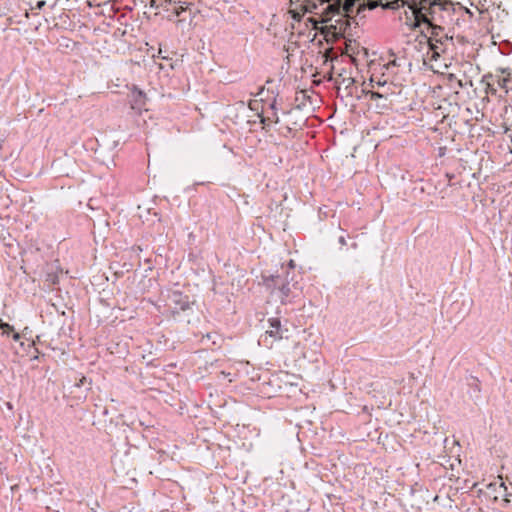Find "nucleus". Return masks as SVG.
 <instances>
[{"label":"nucleus","instance_id":"f257e3e1","mask_svg":"<svg viewBox=\"0 0 512 512\" xmlns=\"http://www.w3.org/2000/svg\"><path fill=\"white\" fill-rule=\"evenodd\" d=\"M409 8L414 16L413 28L419 27L421 24H451L455 15L467 16L469 19L473 18V12L459 3H453L451 0L413 1Z\"/></svg>","mask_w":512,"mask_h":512},{"label":"nucleus","instance_id":"f03ea898","mask_svg":"<svg viewBox=\"0 0 512 512\" xmlns=\"http://www.w3.org/2000/svg\"><path fill=\"white\" fill-rule=\"evenodd\" d=\"M290 269L281 268V272L273 275H263V284L271 292L272 295L277 296L281 303H286V300L292 296L294 290L298 289V282L295 280L296 273L294 271L293 260L289 262Z\"/></svg>","mask_w":512,"mask_h":512},{"label":"nucleus","instance_id":"7ed1b4c3","mask_svg":"<svg viewBox=\"0 0 512 512\" xmlns=\"http://www.w3.org/2000/svg\"><path fill=\"white\" fill-rule=\"evenodd\" d=\"M320 6L327 3L325 8H322L321 14L325 16V20H329L334 15H344V13H347L350 9L351 4H348V2H345V5L342 7L340 4L337 3H330L329 0H316Z\"/></svg>","mask_w":512,"mask_h":512},{"label":"nucleus","instance_id":"20e7f679","mask_svg":"<svg viewBox=\"0 0 512 512\" xmlns=\"http://www.w3.org/2000/svg\"><path fill=\"white\" fill-rule=\"evenodd\" d=\"M268 329L265 332V337L269 336L273 338V340H281L283 338H288V328L282 326L279 318H269L268 319Z\"/></svg>","mask_w":512,"mask_h":512},{"label":"nucleus","instance_id":"39448f33","mask_svg":"<svg viewBox=\"0 0 512 512\" xmlns=\"http://www.w3.org/2000/svg\"><path fill=\"white\" fill-rule=\"evenodd\" d=\"M446 25L447 24H439V23L427 25L428 26L427 29L430 32L429 36L424 35L425 38L427 39V42H429V41L437 42V40H443L444 42H452L453 37L449 36L448 33L445 31Z\"/></svg>","mask_w":512,"mask_h":512},{"label":"nucleus","instance_id":"423d86ee","mask_svg":"<svg viewBox=\"0 0 512 512\" xmlns=\"http://www.w3.org/2000/svg\"><path fill=\"white\" fill-rule=\"evenodd\" d=\"M130 97V104L133 110H136L139 113H141L143 110H147L145 107L147 98L143 91L137 87H134L131 91Z\"/></svg>","mask_w":512,"mask_h":512},{"label":"nucleus","instance_id":"0eeeda50","mask_svg":"<svg viewBox=\"0 0 512 512\" xmlns=\"http://www.w3.org/2000/svg\"><path fill=\"white\" fill-rule=\"evenodd\" d=\"M450 44H452V42H444L443 40H437V42L429 41V50L432 53L431 59L437 61L441 54L447 51Z\"/></svg>","mask_w":512,"mask_h":512},{"label":"nucleus","instance_id":"6e6552de","mask_svg":"<svg viewBox=\"0 0 512 512\" xmlns=\"http://www.w3.org/2000/svg\"><path fill=\"white\" fill-rule=\"evenodd\" d=\"M290 2L291 4H299L304 13H320L317 11L320 5L316 0H290Z\"/></svg>","mask_w":512,"mask_h":512},{"label":"nucleus","instance_id":"1a4fd4ad","mask_svg":"<svg viewBox=\"0 0 512 512\" xmlns=\"http://www.w3.org/2000/svg\"><path fill=\"white\" fill-rule=\"evenodd\" d=\"M59 284V275L56 271H47L45 275V285L49 290H54Z\"/></svg>","mask_w":512,"mask_h":512},{"label":"nucleus","instance_id":"9d476101","mask_svg":"<svg viewBox=\"0 0 512 512\" xmlns=\"http://www.w3.org/2000/svg\"><path fill=\"white\" fill-rule=\"evenodd\" d=\"M173 300L175 303L180 305L181 310L184 311L189 308V301L187 296L183 297L181 293H174Z\"/></svg>","mask_w":512,"mask_h":512},{"label":"nucleus","instance_id":"9b49d317","mask_svg":"<svg viewBox=\"0 0 512 512\" xmlns=\"http://www.w3.org/2000/svg\"><path fill=\"white\" fill-rule=\"evenodd\" d=\"M469 386L471 387L473 392H475L477 394H479L481 392L480 381L478 378L471 376Z\"/></svg>","mask_w":512,"mask_h":512},{"label":"nucleus","instance_id":"f8f14e48","mask_svg":"<svg viewBox=\"0 0 512 512\" xmlns=\"http://www.w3.org/2000/svg\"><path fill=\"white\" fill-rule=\"evenodd\" d=\"M362 93L365 95H369L372 100L383 98L382 94H380L378 92L370 91V90L362 89Z\"/></svg>","mask_w":512,"mask_h":512},{"label":"nucleus","instance_id":"ddd939ff","mask_svg":"<svg viewBox=\"0 0 512 512\" xmlns=\"http://www.w3.org/2000/svg\"><path fill=\"white\" fill-rule=\"evenodd\" d=\"M0 329H2V334H6L7 336L14 331V328L11 325L3 322H0Z\"/></svg>","mask_w":512,"mask_h":512},{"label":"nucleus","instance_id":"4468645a","mask_svg":"<svg viewBox=\"0 0 512 512\" xmlns=\"http://www.w3.org/2000/svg\"><path fill=\"white\" fill-rule=\"evenodd\" d=\"M186 8H187L186 2L178 1L177 6H175V8H174L175 14L179 16L181 14V12L186 10Z\"/></svg>","mask_w":512,"mask_h":512},{"label":"nucleus","instance_id":"2eb2a0df","mask_svg":"<svg viewBox=\"0 0 512 512\" xmlns=\"http://www.w3.org/2000/svg\"><path fill=\"white\" fill-rule=\"evenodd\" d=\"M258 116L260 117V122L263 124V129H266L271 123L270 116H263L262 114H258Z\"/></svg>","mask_w":512,"mask_h":512},{"label":"nucleus","instance_id":"dca6fc26","mask_svg":"<svg viewBox=\"0 0 512 512\" xmlns=\"http://www.w3.org/2000/svg\"><path fill=\"white\" fill-rule=\"evenodd\" d=\"M259 105H260V103L257 100H252L249 102V108L251 110L257 111L259 109Z\"/></svg>","mask_w":512,"mask_h":512},{"label":"nucleus","instance_id":"f3484780","mask_svg":"<svg viewBox=\"0 0 512 512\" xmlns=\"http://www.w3.org/2000/svg\"><path fill=\"white\" fill-rule=\"evenodd\" d=\"M343 82L346 83V88H349L350 86H352L354 84L355 80L351 77H348V78H344Z\"/></svg>","mask_w":512,"mask_h":512},{"label":"nucleus","instance_id":"a211bd4d","mask_svg":"<svg viewBox=\"0 0 512 512\" xmlns=\"http://www.w3.org/2000/svg\"><path fill=\"white\" fill-rule=\"evenodd\" d=\"M45 5H46V1H44V0H39V1L36 3L35 8H36V9H38V10H41Z\"/></svg>","mask_w":512,"mask_h":512},{"label":"nucleus","instance_id":"6ab92c4d","mask_svg":"<svg viewBox=\"0 0 512 512\" xmlns=\"http://www.w3.org/2000/svg\"><path fill=\"white\" fill-rule=\"evenodd\" d=\"M270 118H271V122L278 123L279 117H278L277 111L272 112V116Z\"/></svg>","mask_w":512,"mask_h":512},{"label":"nucleus","instance_id":"aec40b11","mask_svg":"<svg viewBox=\"0 0 512 512\" xmlns=\"http://www.w3.org/2000/svg\"><path fill=\"white\" fill-rule=\"evenodd\" d=\"M87 383V378L82 376L78 383H76V386L80 387Z\"/></svg>","mask_w":512,"mask_h":512},{"label":"nucleus","instance_id":"412c9836","mask_svg":"<svg viewBox=\"0 0 512 512\" xmlns=\"http://www.w3.org/2000/svg\"><path fill=\"white\" fill-rule=\"evenodd\" d=\"M338 242L340 243L341 246H345L347 244L346 238L344 236H340Z\"/></svg>","mask_w":512,"mask_h":512},{"label":"nucleus","instance_id":"4be33fe9","mask_svg":"<svg viewBox=\"0 0 512 512\" xmlns=\"http://www.w3.org/2000/svg\"><path fill=\"white\" fill-rule=\"evenodd\" d=\"M388 67L390 66H400V64L397 62L396 59L392 60V61H389L388 64H387Z\"/></svg>","mask_w":512,"mask_h":512},{"label":"nucleus","instance_id":"5701e85b","mask_svg":"<svg viewBox=\"0 0 512 512\" xmlns=\"http://www.w3.org/2000/svg\"><path fill=\"white\" fill-rule=\"evenodd\" d=\"M269 107L270 109L272 110V112L274 111H277V108H276V100L274 99L272 103L269 104Z\"/></svg>","mask_w":512,"mask_h":512},{"label":"nucleus","instance_id":"b1692460","mask_svg":"<svg viewBox=\"0 0 512 512\" xmlns=\"http://www.w3.org/2000/svg\"><path fill=\"white\" fill-rule=\"evenodd\" d=\"M13 339H14L15 341H18V340L20 339V335H19V333H16V332H15V333L13 334Z\"/></svg>","mask_w":512,"mask_h":512},{"label":"nucleus","instance_id":"393cba45","mask_svg":"<svg viewBox=\"0 0 512 512\" xmlns=\"http://www.w3.org/2000/svg\"><path fill=\"white\" fill-rule=\"evenodd\" d=\"M168 2H169L170 4H172V3H173V4H177V3H178V2H177V1H175V0H168Z\"/></svg>","mask_w":512,"mask_h":512},{"label":"nucleus","instance_id":"a878e982","mask_svg":"<svg viewBox=\"0 0 512 512\" xmlns=\"http://www.w3.org/2000/svg\"><path fill=\"white\" fill-rule=\"evenodd\" d=\"M384 84H385V82H383V83H381L380 81H379V82H377V85H378V86H381V85H384Z\"/></svg>","mask_w":512,"mask_h":512},{"label":"nucleus","instance_id":"bb28decb","mask_svg":"<svg viewBox=\"0 0 512 512\" xmlns=\"http://www.w3.org/2000/svg\"><path fill=\"white\" fill-rule=\"evenodd\" d=\"M264 91V88H261L258 95L261 94Z\"/></svg>","mask_w":512,"mask_h":512},{"label":"nucleus","instance_id":"cd10ccee","mask_svg":"<svg viewBox=\"0 0 512 512\" xmlns=\"http://www.w3.org/2000/svg\"><path fill=\"white\" fill-rule=\"evenodd\" d=\"M352 247H353V248H356V247H357V244H356V243H353Z\"/></svg>","mask_w":512,"mask_h":512}]
</instances>
